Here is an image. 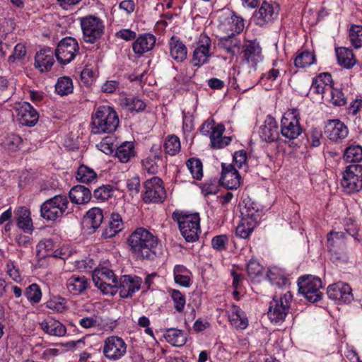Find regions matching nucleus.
I'll return each instance as SVG.
<instances>
[{
    "instance_id": "obj_1",
    "label": "nucleus",
    "mask_w": 362,
    "mask_h": 362,
    "mask_svg": "<svg viewBox=\"0 0 362 362\" xmlns=\"http://www.w3.org/2000/svg\"><path fill=\"white\" fill-rule=\"evenodd\" d=\"M130 251L139 259H151L156 255L158 238L144 228H136L127 240Z\"/></svg>"
},
{
    "instance_id": "obj_3",
    "label": "nucleus",
    "mask_w": 362,
    "mask_h": 362,
    "mask_svg": "<svg viewBox=\"0 0 362 362\" xmlns=\"http://www.w3.org/2000/svg\"><path fill=\"white\" fill-rule=\"evenodd\" d=\"M173 219L178 223L182 235L187 242H194L200 232V218L198 214H187L175 211L172 214Z\"/></svg>"
},
{
    "instance_id": "obj_33",
    "label": "nucleus",
    "mask_w": 362,
    "mask_h": 362,
    "mask_svg": "<svg viewBox=\"0 0 362 362\" xmlns=\"http://www.w3.org/2000/svg\"><path fill=\"white\" fill-rule=\"evenodd\" d=\"M134 156V145L131 141L123 142L115 151V156L122 163H127Z\"/></svg>"
},
{
    "instance_id": "obj_51",
    "label": "nucleus",
    "mask_w": 362,
    "mask_h": 362,
    "mask_svg": "<svg viewBox=\"0 0 362 362\" xmlns=\"http://www.w3.org/2000/svg\"><path fill=\"white\" fill-rule=\"evenodd\" d=\"M124 105L129 111L140 112L144 110L146 104L144 101L136 97L124 99Z\"/></svg>"
},
{
    "instance_id": "obj_18",
    "label": "nucleus",
    "mask_w": 362,
    "mask_h": 362,
    "mask_svg": "<svg viewBox=\"0 0 362 362\" xmlns=\"http://www.w3.org/2000/svg\"><path fill=\"white\" fill-rule=\"evenodd\" d=\"M279 8L277 5L263 2L257 11L254 15L257 25L264 26L273 22L279 15Z\"/></svg>"
},
{
    "instance_id": "obj_52",
    "label": "nucleus",
    "mask_w": 362,
    "mask_h": 362,
    "mask_svg": "<svg viewBox=\"0 0 362 362\" xmlns=\"http://www.w3.org/2000/svg\"><path fill=\"white\" fill-rule=\"evenodd\" d=\"M327 95L330 97L329 100L336 106H342L346 104L344 93L339 89L333 88L332 86V90L329 91Z\"/></svg>"
},
{
    "instance_id": "obj_40",
    "label": "nucleus",
    "mask_w": 362,
    "mask_h": 362,
    "mask_svg": "<svg viewBox=\"0 0 362 362\" xmlns=\"http://www.w3.org/2000/svg\"><path fill=\"white\" fill-rule=\"evenodd\" d=\"M344 159L348 163H357L362 160V147L359 145H351L344 153Z\"/></svg>"
},
{
    "instance_id": "obj_13",
    "label": "nucleus",
    "mask_w": 362,
    "mask_h": 362,
    "mask_svg": "<svg viewBox=\"0 0 362 362\" xmlns=\"http://www.w3.org/2000/svg\"><path fill=\"white\" fill-rule=\"evenodd\" d=\"M127 351L124 341L117 336H110L105 339L103 346V354L110 360L121 358Z\"/></svg>"
},
{
    "instance_id": "obj_39",
    "label": "nucleus",
    "mask_w": 362,
    "mask_h": 362,
    "mask_svg": "<svg viewBox=\"0 0 362 362\" xmlns=\"http://www.w3.org/2000/svg\"><path fill=\"white\" fill-rule=\"evenodd\" d=\"M95 276L104 283L105 286H110L115 288L117 286V279L114 272L107 269L102 268L100 269H95Z\"/></svg>"
},
{
    "instance_id": "obj_31",
    "label": "nucleus",
    "mask_w": 362,
    "mask_h": 362,
    "mask_svg": "<svg viewBox=\"0 0 362 362\" xmlns=\"http://www.w3.org/2000/svg\"><path fill=\"white\" fill-rule=\"evenodd\" d=\"M69 195L71 201L76 204H87L90 201L92 197L90 190L80 185L71 188Z\"/></svg>"
},
{
    "instance_id": "obj_42",
    "label": "nucleus",
    "mask_w": 362,
    "mask_h": 362,
    "mask_svg": "<svg viewBox=\"0 0 362 362\" xmlns=\"http://www.w3.org/2000/svg\"><path fill=\"white\" fill-rule=\"evenodd\" d=\"M55 90L60 95H66L72 93L73 83L71 78L66 76L59 78L55 85Z\"/></svg>"
},
{
    "instance_id": "obj_21",
    "label": "nucleus",
    "mask_w": 362,
    "mask_h": 362,
    "mask_svg": "<svg viewBox=\"0 0 362 362\" xmlns=\"http://www.w3.org/2000/svg\"><path fill=\"white\" fill-rule=\"evenodd\" d=\"M243 58L247 64L254 68L262 59V48L256 40L248 41L245 44L243 49Z\"/></svg>"
},
{
    "instance_id": "obj_11",
    "label": "nucleus",
    "mask_w": 362,
    "mask_h": 362,
    "mask_svg": "<svg viewBox=\"0 0 362 362\" xmlns=\"http://www.w3.org/2000/svg\"><path fill=\"white\" fill-rule=\"evenodd\" d=\"M79 52L77 40L71 37L63 38L55 49V55L59 63L63 65L70 63Z\"/></svg>"
},
{
    "instance_id": "obj_34",
    "label": "nucleus",
    "mask_w": 362,
    "mask_h": 362,
    "mask_svg": "<svg viewBox=\"0 0 362 362\" xmlns=\"http://www.w3.org/2000/svg\"><path fill=\"white\" fill-rule=\"evenodd\" d=\"M17 226L25 232H30L33 229V223L30 211L25 206H20L16 212Z\"/></svg>"
},
{
    "instance_id": "obj_17",
    "label": "nucleus",
    "mask_w": 362,
    "mask_h": 362,
    "mask_svg": "<svg viewBox=\"0 0 362 362\" xmlns=\"http://www.w3.org/2000/svg\"><path fill=\"white\" fill-rule=\"evenodd\" d=\"M327 293L329 298L343 303H351L354 298L350 286L341 281L329 285Z\"/></svg>"
},
{
    "instance_id": "obj_35",
    "label": "nucleus",
    "mask_w": 362,
    "mask_h": 362,
    "mask_svg": "<svg viewBox=\"0 0 362 362\" xmlns=\"http://www.w3.org/2000/svg\"><path fill=\"white\" fill-rule=\"evenodd\" d=\"M123 226L122 216L118 213L113 212L110 217L109 226L103 233V236L106 238H112L121 231Z\"/></svg>"
},
{
    "instance_id": "obj_20",
    "label": "nucleus",
    "mask_w": 362,
    "mask_h": 362,
    "mask_svg": "<svg viewBox=\"0 0 362 362\" xmlns=\"http://www.w3.org/2000/svg\"><path fill=\"white\" fill-rule=\"evenodd\" d=\"M156 37L151 33L139 35L132 43V49L136 55L142 57L155 47Z\"/></svg>"
},
{
    "instance_id": "obj_24",
    "label": "nucleus",
    "mask_w": 362,
    "mask_h": 362,
    "mask_svg": "<svg viewBox=\"0 0 362 362\" xmlns=\"http://www.w3.org/2000/svg\"><path fill=\"white\" fill-rule=\"evenodd\" d=\"M66 286L69 293L78 296L88 289L89 283L85 276L73 274L66 280Z\"/></svg>"
},
{
    "instance_id": "obj_53",
    "label": "nucleus",
    "mask_w": 362,
    "mask_h": 362,
    "mask_svg": "<svg viewBox=\"0 0 362 362\" xmlns=\"http://www.w3.org/2000/svg\"><path fill=\"white\" fill-rule=\"evenodd\" d=\"M170 296L174 303L175 309L181 313L185 305V296L180 291L175 289L171 291Z\"/></svg>"
},
{
    "instance_id": "obj_9",
    "label": "nucleus",
    "mask_w": 362,
    "mask_h": 362,
    "mask_svg": "<svg viewBox=\"0 0 362 362\" xmlns=\"http://www.w3.org/2000/svg\"><path fill=\"white\" fill-rule=\"evenodd\" d=\"M144 192L143 200L145 203H163L166 197V192L162 180L158 177H153L147 180L144 185Z\"/></svg>"
},
{
    "instance_id": "obj_2",
    "label": "nucleus",
    "mask_w": 362,
    "mask_h": 362,
    "mask_svg": "<svg viewBox=\"0 0 362 362\" xmlns=\"http://www.w3.org/2000/svg\"><path fill=\"white\" fill-rule=\"evenodd\" d=\"M93 134L112 133L119 125V118L115 110L110 106H100L92 116Z\"/></svg>"
},
{
    "instance_id": "obj_46",
    "label": "nucleus",
    "mask_w": 362,
    "mask_h": 362,
    "mask_svg": "<svg viewBox=\"0 0 362 362\" xmlns=\"http://www.w3.org/2000/svg\"><path fill=\"white\" fill-rule=\"evenodd\" d=\"M186 165L193 178L198 180L202 179L203 177V168L202 163L199 159L189 158Z\"/></svg>"
},
{
    "instance_id": "obj_23",
    "label": "nucleus",
    "mask_w": 362,
    "mask_h": 362,
    "mask_svg": "<svg viewBox=\"0 0 362 362\" xmlns=\"http://www.w3.org/2000/svg\"><path fill=\"white\" fill-rule=\"evenodd\" d=\"M170 56L177 62H184L187 57L186 45L176 36H172L168 42Z\"/></svg>"
},
{
    "instance_id": "obj_44",
    "label": "nucleus",
    "mask_w": 362,
    "mask_h": 362,
    "mask_svg": "<svg viewBox=\"0 0 362 362\" xmlns=\"http://www.w3.org/2000/svg\"><path fill=\"white\" fill-rule=\"evenodd\" d=\"M315 61V55L308 51H304L296 56L294 64L296 67L305 68L312 65Z\"/></svg>"
},
{
    "instance_id": "obj_29",
    "label": "nucleus",
    "mask_w": 362,
    "mask_h": 362,
    "mask_svg": "<svg viewBox=\"0 0 362 362\" xmlns=\"http://www.w3.org/2000/svg\"><path fill=\"white\" fill-rule=\"evenodd\" d=\"M225 131V127L222 124L216 126L211 132L209 138L211 147L214 148H223L228 146L231 141L230 136H223Z\"/></svg>"
},
{
    "instance_id": "obj_48",
    "label": "nucleus",
    "mask_w": 362,
    "mask_h": 362,
    "mask_svg": "<svg viewBox=\"0 0 362 362\" xmlns=\"http://www.w3.org/2000/svg\"><path fill=\"white\" fill-rule=\"evenodd\" d=\"M349 40L355 48L362 47V26L352 25L349 30Z\"/></svg>"
},
{
    "instance_id": "obj_19",
    "label": "nucleus",
    "mask_w": 362,
    "mask_h": 362,
    "mask_svg": "<svg viewBox=\"0 0 362 362\" xmlns=\"http://www.w3.org/2000/svg\"><path fill=\"white\" fill-rule=\"evenodd\" d=\"M221 184L229 189H237L240 185L241 177L232 164L222 163Z\"/></svg>"
},
{
    "instance_id": "obj_7",
    "label": "nucleus",
    "mask_w": 362,
    "mask_h": 362,
    "mask_svg": "<svg viewBox=\"0 0 362 362\" xmlns=\"http://www.w3.org/2000/svg\"><path fill=\"white\" fill-rule=\"evenodd\" d=\"M299 292L311 303H316L321 299L322 288L321 279L313 276H301L298 279Z\"/></svg>"
},
{
    "instance_id": "obj_12",
    "label": "nucleus",
    "mask_w": 362,
    "mask_h": 362,
    "mask_svg": "<svg viewBox=\"0 0 362 362\" xmlns=\"http://www.w3.org/2000/svg\"><path fill=\"white\" fill-rule=\"evenodd\" d=\"M214 53L211 38L206 34H202L199 36L197 47L193 52L191 63L194 66L200 67L209 62Z\"/></svg>"
},
{
    "instance_id": "obj_15",
    "label": "nucleus",
    "mask_w": 362,
    "mask_h": 362,
    "mask_svg": "<svg viewBox=\"0 0 362 362\" xmlns=\"http://www.w3.org/2000/svg\"><path fill=\"white\" fill-rule=\"evenodd\" d=\"M15 109L18 120L21 125L31 127L38 122L39 114L29 103H20L16 105Z\"/></svg>"
},
{
    "instance_id": "obj_27",
    "label": "nucleus",
    "mask_w": 362,
    "mask_h": 362,
    "mask_svg": "<svg viewBox=\"0 0 362 362\" xmlns=\"http://www.w3.org/2000/svg\"><path fill=\"white\" fill-rule=\"evenodd\" d=\"M243 204L244 205L240 209L242 218L257 223L260 221L262 214L258 205L250 199H244Z\"/></svg>"
},
{
    "instance_id": "obj_62",
    "label": "nucleus",
    "mask_w": 362,
    "mask_h": 362,
    "mask_svg": "<svg viewBox=\"0 0 362 362\" xmlns=\"http://www.w3.org/2000/svg\"><path fill=\"white\" fill-rule=\"evenodd\" d=\"M6 273L14 281L19 282L21 281L18 269L16 267L14 262L11 260L6 264Z\"/></svg>"
},
{
    "instance_id": "obj_47",
    "label": "nucleus",
    "mask_w": 362,
    "mask_h": 362,
    "mask_svg": "<svg viewBox=\"0 0 362 362\" xmlns=\"http://www.w3.org/2000/svg\"><path fill=\"white\" fill-rule=\"evenodd\" d=\"M164 148L167 153L174 156L180 150V139L177 136H168L164 144Z\"/></svg>"
},
{
    "instance_id": "obj_30",
    "label": "nucleus",
    "mask_w": 362,
    "mask_h": 362,
    "mask_svg": "<svg viewBox=\"0 0 362 362\" xmlns=\"http://www.w3.org/2000/svg\"><path fill=\"white\" fill-rule=\"evenodd\" d=\"M103 221V214L101 209L94 207L90 209L86 213L83 220V224L88 229L92 230L89 233H93L100 227Z\"/></svg>"
},
{
    "instance_id": "obj_32",
    "label": "nucleus",
    "mask_w": 362,
    "mask_h": 362,
    "mask_svg": "<svg viewBox=\"0 0 362 362\" xmlns=\"http://www.w3.org/2000/svg\"><path fill=\"white\" fill-rule=\"evenodd\" d=\"M338 64L346 68L351 69L356 63V60L354 57L351 49L346 47H337L335 49Z\"/></svg>"
},
{
    "instance_id": "obj_28",
    "label": "nucleus",
    "mask_w": 362,
    "mask_h": 362,
    "mask_svg": "<svg viewBox=\"0 0 362 362\" xmlns=\"http://www.w3.org/2000/svg\"><path fill=\"white\" fill-rule=\"evenodd\" d=\"M40 328L47 334L54 337H62L65 335L66 329L65 326L52 317H47L40 324Z\"/></svg>"
},
{
    "instance_id": "obj_60",
    "label": "nucleus",
    "mask_w": 362,
    "mask_h": 362,
    "mask_svg": "<svg viewBox=\"0 0 362 362\" xmlns=\"http://www.w3.org/2000/svg\"><path fill=\"white\" fill-rule=\"evenodd\" d=\"M228 237L226 235H220L214 237L211 240V245L216 250H223L228 242Z\"/></svg>"
},
{
    "instance_id": "obj_10",
    "label": "nucleus",
    "mask_w": 362,
    "mask_h": 362,
    "mask_svg": "<svg viewBox=\"0 0 362 362\" xmlns=\"http://www.w3.org/2000/svg\"><path fill=\"white\" fill-rule=\"evenodd\" d=\"M302 133L299 122V116L296 110H288L284 113L281 120V134L282 136L293 140L298 138Z\"/></svg>"
},
{
    "instance_id": "obj_8",
    "label": "nucleus",
    "mask_w": 362,
    "mask_h": 362,
    "mask_svg": "<svg viewBox=\"0 0 362 362\" xmlns=\"http://www.w3.org/2000/svg\"><path fill=\"white\" fill-rule=\"evenodd\" d=\"M292 300L291 292H286L283 296L277 298L275 296L270 302L268 317L272 322L279 323L283 322L290 308V303Z\"/></svg>"
},
{
    "instance_id": "obj_45",
    "label": "nucleus",
    "mask_w": 362,
    "mask_h": 362,
    "mask_svg": "<svg viewBox=\"0 0 362 362\" xmlns=\"http://www.w3.org/2000/svg\"><path fill=\"white\" fill-rule=\"evenodd\" d=\"M113 194V188L110 185L98 187L93 191V197L99 202L108 200Z\"/></svg>"
},
{
    "instance_id": "obj_14",
    "label": "nucleus",
    "mask_w": 362,
    "mask_h": 362,
    "mask_svg": "<svg viewBox=\"0 0 362 362\" xmlns=\"http://www.w3.org/2000/svg\"><path fill=\"white\" fill-rule=\"evenodd\" d=\"M327 137L336 144H340L348 136L349 129L339 119L328 120L325 127Z\"/></svg>"
},
{
    "instance_id": "obj_41",
    "label": "nucleus",
    "mask_w": 362,
    "mask_h": 362,
    "mask_svg": "<svg viewBox=\"0 0 362 362\" xmlns=\"http://www.w3.org/2000/svg\"><path fill=\"white\" fill-rule=\"evenodd\" d=\"M346 233L344 232L331 231L327 235V244L330 250H335L337 247L345 245Z\"/></svg>"
},
{
    "instance_id": "obj_4",
    "label": "nucleus",
    "mask_w": 362,
    "mask_h": 362,
    "mask_svg": "<svg viewBox=\"0 0 362 362\" xmlns=\"http://www.w3.org/2000/svg\"><path fill=\"white\" fill-rule=\"evenodd\" d=\"M69 204L67 197L59 194L44 202L40 206V216L47 221H55L69 214L68 206Z\"/></svg>"
},
{
    "instance_id": "obj_61",
    "label": "nucleus",
    "mask_w": 362,
    "mask_h": 362,
    "mask_svg": "<svg viewBox=\"0 0 362 362\" xmlns=\"http://www.w3.org/2000/svg\"><path fill=\"white\" fill-rule=\"evenodd\" d=\"M22 142V139L16 134H12L6 139L5 146L10 151H15Z\"/></svg>"
},
{
    "instance_id": "obj_49",
    "label": "nucleus",
    "mask_w": 362,
    "mask_h": 362,
    "mask_svg": "<svg viewBox=\"0 0 362 362\" xmlns=\"http://www.w3.org/2000/svg\"><path fill=\"white\" fill-rule=\"evenodd\" d=\"M25 296L32 303H37L41 300L42 293L39 286L36 284L30 285L25 291Z\"/></svg>"
},
{
    "instance_id": "obj_16",
    "label": "nucleus",
    "mask_w": 362,
    "mask_h": 362,
    "mask_svg": "<svg viewBox=\"0 0 362 362\" xmlns=\"http://www.w3.org/2000/svg\"><path fill=\"white\" fill-rule=\"evenodd\" d=\"M142 280L139 276L124 275L117 281V288L119 296L123 298H128L140 289Z\"/></svg>"
},
{
    "instance_id": "obj_38",
    "label": "nucleus",
    "mask_w": 362,
    "mask_h": 362,
    "mask_svg": "<svg viewBox=\"0 0 362 362\" xmlns=\"http://www.w3.org/2000/svg\"><path fill=\"white\" fill-rule=\"evenodd\" d=\"M76 178L78 181L83 183H91L97 180L96 173L86 165H81L78 168Z\"/></svg>"
},
{
    "instance_id": "obj_43",
    "label": "nucleus",
    "mask_w": 362,
    "mask_h": 362,
    "mask_svg": "<svg viewBox=\"0 0 362 362\" xmlns=\"http://www.w3.org/2000/svg\"><path fill=\"white\" fill-rule=\"evenodd\" d=\"M257 223L247 219L242 218L236 228L235 233L241 238H247L254 230Z\"/></svg>"
},
{
    "instance_id": "obj_22",
    "label": "nucleus",
    "mask_w": 362,
    "mask_h": 362,
    "mask_svg": "<svg viewBox=\"0 0 362 362\" xmlns=\"http://www.w3.org/2000/svg\"><path fill=\"white\" fill-rule=\"evenodd\" d=\"M54 63V53L51 48L42 49L36 53L35 66L41 72L49 71Z\"/></svg>"
},
{
    "instance_id": "obj_50",
    "label": "nucleus",
    "mask_w": 362,
    "mask_h": 362,
    "mask_svg": "<svg viewBox=\"0 0 362 362\" xmlns=\"http://www.w3.org/2000/svg\"><path fill=\"white\" fill-rule=\"evenodd\" d=\"M52 249L53 242L52 240L47 239L40 241L36 246L37 255L40 258H44L49 255Z\"/></svg>"
},
{
    "instance_id": "obj_57",
    "label": "nucleus",
    "mask_w": 362,
    "mask_h": 362,
    "mask_svg": "<svg viewBox=\"0 0 362 362\" xmlns=\"http://www.w3.org/2000/svg\"><path fill=\"white\" fill-rule=\"evenodd\" d=\"M247 273L250 276L255 278L263 271V267L256 260L251 259L247 265Z\"/></svg>"
},
{
    "instance_id": "obj_25",
    "label": "nucleus",
    "mask_w": 362,
    "mask_h": 362,
    "mask_svg": "<svg viewBox=\"0 0 362 362\" xmlns=\"http://www.w3.org/2000/svg\"><path fill=\"white\" fill-rule=\"evenodd\" d=\"M259 135L266 142L271 143L279 137L278 126L275 119L268 116L264 121V124L260 127Z\"/></svg>"
},
{
    "instance_id": "obj_37",
    "label": "nucleus",
    "mask_w": 362,
    "mask_h": 362,
    "mask_svg": "<svg viewBox=\"0 0 362 362\" xmlns=\"http://www.w3.org/2000/svg\"><path fill=\"white\" fill-rule=\"evenodd\" d=\"M164 337L168 342L175 346H182L186 342V337L182 331L177 329H168Z\"/></svg>"
},
{
    "instance_id": "obj_58",
    "label": "nucleus",
    "mask_w": 362,
    "mask_h": 362,
    "mask_svg": "<svg viewBox=\"0 0 362 362\" xmlns=\"http://www.w3.org/2000/svg\"><path fill=\"white\" fill-rule=\"evenodd\" d=\"M229 320L230 324L238 329H244L247 325V320L244 316L237 315H230Z\"/></svg>"
},
{
    "instance_id": "obj_55",
    "label": "nucleus",
    "mask_w": 362,
    "mask_h": 362,
    "mask_svg": "<svg viewBox=\"0 0 362 362\" xmlns=\"http://www.w3.org/2000/svg\"><path fill=\"white\" fill-rule=\"evenodd\" d=\"M183 267L182 266H180V265H177L175 269H174V279H175V281L182 286H185V287H187L189 286V283H190V279L188 276L187 275H182V274H178V272H181L183 269Z\"/></svg>"
},
{
    "instance_id": "obj_54",
    "label": "nucleus",
    "mask_w": 362,
    "mask_h": 362,
    "mask_svg": "<svg viewBox=\"0 0 362 362\" xmlns=\"http://www.w3.org/2000/svg\"><path fill=\"white\" fill-rule=\"evenodd\" d=\"M230 23V29L232 31L233 35H234L235 33L238 34L242 32L245 27L243 18L241 16L235 15V13L231 16Z\"/></svg>"
},
{
    "instance_id": "obj_64",
    "label": "nucleus",
    "mask_w": 362,
    "mask_h": 362,
    "mask_svg": "<svg viewBox=\"0 0 362 362\" xmlns=\"http://www.w3.org/2000/svg\"><path fill=\"white\" fill-rule=\"evenodd\" d=\"M119 82L115 80L107 81L101 87L102 92L113 93L119 88Z\"/></svg>"
},
{
    "instance_id": "obj_56",
    "label": "nucleus",
    "mask_w": 362,
    "mask_h": 362,
    "mask_svg": "<svg viewBox=\"0 0 362 362\" xmlns=\"http://www.w3.org/2000/svg\"><path fill=\"white\" fill-rule=\"evenodd\" d=\"M126 185L132 196L136 195L140 191V179L138 176H134L127 180Z\"/></svg>"
},
{
    "instance_id": "obj_63",
    "label": "nucleus",
    "mask_w": 362,
    "mask_h": 362,
    "mask_svg": "<svg viewBox=\"0 0 362 362\" xmlns=\"http://www.w3.org/2000/svg\"><path fill=\"white\" fill-rule=\"evenodd\" d=\"M322 137V131L317 128H313L308 136V141H310L312 146L317 147L320 145V139Z\"/></svg>"
},
{
    "instance_id": "obj_59",
    "label": "nucleus",
    "mask_w": 362,
    "mask_h": 362,
    "mask_svg": "<svg viewBox=\"0 0 362 362\" xmlns=\"http://www.w3.org/2000/svg\"><path fill=\"white\" fill-rule=\"evenodd\" d=\"M311 88L314 93L322 94L323 98L328 95L329 90H332V86H325L320 80L317 79L313 81Z\"/></svg>"
},
{
    "instance_id": "obj_5",
    "label": "nucleus",
    "mask_w": 362,
    "mask_h": 362,
    "mask_svg": "<svg viewBox=\"0 0 362 362\" xmlns=\"http://www.w3.org/2000/svg\"><path fill=\"white\" fill-rule=\"evenodd\" d=\"M83 38L86 42L95 43L99 40L105 30L103 21L95 16H87L80 19Z\"/></svg>"
},
{
    "instance_id": "obj_6",
    "label": "nucleus",
    "mask_w": 362,
    "mask_h": 362,
    "mask_svg": "<svg viewBox=\"0 0 362 362\" xmlns=\"http://www.w3.org/2000/svg\"><path fill=\"white\" fill-rule=\"evenodd\" d=\"M341 185L347 194L358 192L362 189V165L354 164L346 168L343 173Z\"/></svg>"
},
{
    "instance_id": "obj_26",
    "label": "nucleus",
    "mask_w": 362,
    "mask_h": 362,
    "mask_svg": "<svg viewBox=\"0 0 362 362\" xmlns=\"http://www.w3.org/2000/svg\"><path fill=\"white\" fill-rule=\"evenodd\" d=\"M157 151H160V149L157 148L154 151V146H153L151 151L152 153L142 160L143 168L149 174L155 175L158 173L163 164L162 156Z\"/></svg>"
},
{
    "instance_id": "obj_36",
    "label": "nucleus",
    "mask_w": 362,
    "mask_h": 362,
    "mask_svg": "<svg viewBox=\"0 0 362 362\" xmlns=\"http://www.w3.org/2000/svg\"><path fill=\"white\" fill-rule=\"evenodd\" d=\"M218 45L226 53L235 55L240 50V40L233 35H228L222 37Z\"/></svg>"
}]
</instances>
